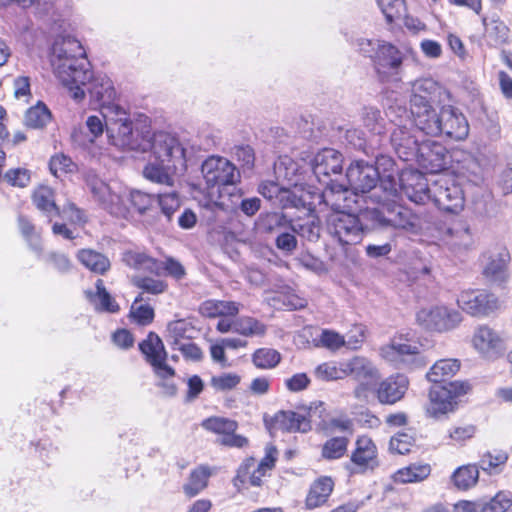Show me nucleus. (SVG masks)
Wrapping results in <instances>:
<instances>
[{
    "instance_id": "e433bc0d",
    "label": "nucleus",
    "mask_w": 512,
    "mask_h": 512,
    "mask_svg": "<svg viewBox=\"0 0 512 512\" xmlns=\"http://www.w3.org/2000/svg\"><path fill=\"white\" fill-rule=\"evenodd\" d=\"M32 201L37 209L49 218V221L60 215V209L55 203L54 192L50 187L40 186L37 188L32 195Z\"/></svg>"
},
{
    "instance_id": "c85d7f7f",
    "label": "nucleus",
    "mask_w": 512,
    "mask_h": 512,
    "mask_svg": "<svg viewBox=\"0 0 512 512\" xmlns=\"http://www.w3.org/2000/svg\"><path fill=\"white\" fill-rule=\"evenodd\" d=\"M334 481L331 477L322 476L310 486L306 496L305 505L309 510L325 505L333 492Z\"/></svg>"
},
{
    "instance_id": "7ed1b4c3",
    "label": "nucleus",
    "mask_w": 512,
    "mask_h": 512,
    "mask_svg": "<svg viewBox=\"0 0 512 512\" xmlns=\"http://www.w3.org/2000/svg\"><path fill=\"white\" fill-rule=\"evenodd\" d=\"M106 134L109 143L119 149L145 152L149 137L133 128L130 114L121 106L108 107L105 112Z\"/></svg>"
},
{
    "instance_id": "2eb2a0df",
    "label": "nucleus",
    "mask_w": 512,
    "mask_h": 512,
    "mask_svg": "<svg viewBox=\"0 0 512 512\" xmlns=\"http://www.w3.org/2000/svg\"><path fill=\"white\" fill-rule=\"evenodd\" d=\"M431 200L439 209L458 213L464 207V194L461 187L449 178H439L432 184Z\"/></svg>"
},
{
    "instance_id": "cd10ccee",
    "label": "nucleus",
    "mask_w": 512,
    "mask_h": 512,
    "mask_svg": "<svg viewBox=\"0 0 512 512\" xmlns=\"http://www.w3.org/2000/svg\"><path fill=\"white\" fill-rule=\"evenodd\" d=\"M344 367L346 377L352 376L358 382L373 384L380 378L378 369L369 359L363 356H355L344 361Z\"/></svg>"
},
{
    "instance_id": "4d7b16f0",
    "label": "nucleus",
    "mask_w": 512,
    "mask_h": 512,
    "mask_svg": "<svg viewBox=\"0 0 512 512\" xmlns=\"http://www.w3.org/2000/svg\"><path fill=\"white\" fill-rule=\"evenodd\" d=\"M379 187L383 190L385 197L378 198L377 202H385L390 197H394L397 195L398 191H400V174L388 173L380 175Z\"/></svg>"
},
{
    "instance_id": "5701e85b",
    "label": "nucleus",
    "mask_w": 512,
    "mask_h": 512,
    "mask_svg": "<svg viewBox=\"0 0 512 512\" xmlns=\"http://www.w3.org/2000/svg\"><path fill=\"white\" fill-rule=\"evenodd\" d=\"M377 447L371 438L360 436L355 442V449L350 456L351 469L355 473H365L379 466Z\"/></svg>"
},
{
    "instance_id": "f704fd0d",
    "label": "nucleus",
    "mask_w": 512,
    "mask_h": 512,
    "mask_svg": "<svg viewBox=\"0 0 512 512\" xmlns=\"http://www.w3.org/2000/svg\"><path fill=\"white\" fill-rule=\"evenodd\" d=\"M123 262L139 271L160 275L162 263L144 252L129 250L123 254Z\"/></svg>"
},
{
    "instance_id": "f8f14e48",
    "label": "nucleus",
    "mask_w": 512,
    "mask_h": 512,
    "mask_svg": "<svg viewBox=\"0 0 512 512\" xmlns=\"http://www.w3.org/2000/svg\"><path fill=\"white\" fill-rule=\"evenodd\" d=\"M441 92V86L431 78H423L413 82L410 112L414 124L435 109L433 104Z\"/></svg>"
},
{
    "instance_id": "a18cd8bd",
    "label": "nucleus",
    "mask_w": 512,
    "mask_h": 512,
    "mask_svg": "<svg viewBox=\"0 0 512 512\" xmlns=\"http://www.w3.org/2000/svg\"><path fill=\"white\" fill-rule=\"evenodd\" d=\"M293 233L307 239L316 241L320 237L321 227L319 221L312 217L302 221H296L290 224Z\"/></svg>"
},
{
    "instance_id": "0e129e2a",
    "label": "nucleus",
    "mask_w": 512,
    "mask_h": 512,
    "mask_svg": "<svg viewBox=\"0 0 512 512\" xmlns=\"http://www.w3.org/2000/svg\"><path fill=\"white\" fill-rule=\"evenodd\" d=\"M241 381V377L236 373H222L213 376L210 385L217 391H229L234 389Z\"/></svg>"
},
{
    "instance_id": "20e7f679",
    "label": "nucleus",
    "mask_w": 512,
    "mask_h": 512,
    "mask_svg": "<svg viewBox=\"0 0 512 512\" xmlns=\"http://www.w3.org/2000/svg\"><path fill=\"white\" fill-rule=\"evenodd\" d=\"M139 349L159 378L157 386L162 389L163 395L175 396L177 393V386L173 381L175 370L166 363L167 352L161 338L156 333L150 332L139 344Z\"/></svg>"
},
{
    "instance_id": "aec40b11",
    "label": "nucleus",
    "mask_w": 512,
    "mask_h": 512,
    "mask_svg": "<svg viewBox=\"0 0 512 512\" xmlns=\"http://www.w3.org/2000/svg\"><path fill=\"white\" fill-rule=\"evenodd\" d=\"M432 186L418 170L404 169L400 173V193L416 204H425L431 200Z\"/></svg>"
},
{
    "instance_id": "4468645a",
    "label": "nucleus",
    "mask_w": 512,
    "mask_h": 512,
    "mask_svg": "<svg viewBox=\"0 0 512 512\" xmlns=\"http://www.w3.org/2000/svg\"><path fill=\"white\" fill-rule=\"evenodd\" d=\"M380 354L383 359L398 369L413 370L424 367L427 364L417 345L395 340L381 347Z\"/></svg>"
},
{
    "instance_id": "09e8293b",
    "label": "nucleus",
    "mask_w": 512,
    "mask_h": 512,
    "mask_svg": "<svg viewBox=\"0 0 512 512\" xmlns=\"http://www.w3.org/2000/svg\"><path fill=\"white\" fill-rule=\"evenodd\" d=\"M431 468L429 465H411L400 469L396 475L395 480L401 483L419 482L427 478L430 474Z\"/></svg>"
},
{
    "instance_id": "de8ad7c7",
    "label": "nucleus",
    "mask_w": 512,
    "mask_h": 512,
    "mask_svg": "<svg viewBox=\"0 0 512 512\" xmlns=\"http://www.w3.org/2000/svg\"><path fill=\"white\" fill-rule=\"evenodd\" d=\"M316 378L322 381H335L346 378L344 362L338 365L333 362H325L314 369Z\"/></svg>"
},
{
    "instance_id": "423d86ee",
    "label": "nucleus",
    "mask_w": 512,
    "mask_h": 512,
    "mask_svg": "<svg viewBox=\"0 0 512 512\" xmlns=\"http://www.w3.org/2000/svg\"><path fill=\"white\" fill-rule=\"evenodd\" d=\"M201 173L207 188H217L219 195L229 187H235L241 179L237 167L221 156L208 157L201 165Z\"/></svg>"
},
{
    "instance_id": "774afa93",
    "label": "nucleus",
    "mask_w": 512,
    "mask_h": 512,
    "mask_svg": "<svg viewBox=\"0 0 512 512\" xmlns=\"http://www.w3.org/2000/svg\"><path fill=\"white\" fill-rule=\"evenodd\" d=\"M386 41L383 40H371V39H358L357 40V46L359 52L372 60V63L376 59L377 54L379 53V50L382 48V45H384Z\"/></svg>"
},
{
    "instance_id": "13d9d810",
    "label": "nucleus",
    "mask_w": 512,
    "mask_h": 512,
    "mask_svg": "<svg viewBox=\"0 0 512 512\" xmlns=\"http://www.w3.org/2000/svg\"><path fill=\"white\" fill-rule=\"evenodd\" d=\"M386 20L392 23L405 13L404 0H376Z\"/></svg>"
},
{
    "instance_id": "473e14b6",
    "label": "nucleus",
    "mask_w": 512,
    "mask_h": 512,
    "mask_svg": "<svg viewBox=\"0 0 512 512\" xmlns=\"http://www.w3.org/2000/svg\"><path fill=\"white\" fill-rule=\"evenodd\" d=\"M239 310L238 302L214 299L204 301L199 307L200 314L208 318L233 317L239 313Z\"/></svg>"
},
{
    "instance_id": "ddd939ff",
    "label": "nucleus",
    "mask_w": 512,
    "mask_h": 512,
    "mask_svg": "<svg viewBox=\"0 0 512 512\" xmlns=\"http://www.w3.org/2000/svg\"><path fill=\"white\" fill-rule=\"evenodd\" d=\"M416 320L426 330L446 332L456 328L461 323L462 315L453 308L436 305L418 311Z\"/></svg>"
},
{
    "instance_id": "bf43d9fd",
    "label": "nucleus",
    "mask_w": 512,
    "mask_h": 512,
    "mask_svg": "<svg viewBox=\"0 0 512 512\" xmlns=\"http://www.w3.org/2000/svg\"><path fill=\"white\" fill-rule=\"evenodd\" d=\"M190 328V323L186 320L180 319L171 321L167 325V341L170 343L172 347L183 342V339L186 338V333Z\"/></svg>"
},
{
    "instance_id": "6ab92c4d",
    "label": "nucleus",
    "mask_w": 512,
    "mask_h": 512,
    "mask_svg": "<svg viewBox=\"0 0 512 512\" xmlns=\"http://www.w3.org/2000/svg\"><path fill=\"white\" fill-rule=\"evenodd\" d=\"M457 304L472 316H487L499 307L498 298L494 294L480 289L462 291L457 298Z\"/></svg>"
},
{
    "instance_id": "0eeeda50",
    "label": "nucleus",
    "mask_w": 512,
    "mask_h": 512,
    "mask_svg": "<svg viewBox=\"0 0 512 512\" xmlns=\"http://www.w3.org/2000/svg\"><path fill=\"white\" fill-rule=\"evenodd\" d=\"M86 184L96 202L115 216H124L127 209L124 204L126 189L117 181L104 182L97 175H88Z\"/></svg>"
},
{
    "instance_id": "393cba45",
    "label": "nucleus",
    "mask_w": 512,
    "mask_h": 512,
    "mask_svg": "<svg viewBox=\"0 0 512 512\" xmlns=\"http://www.w3.org/2000/svg\"><path fill=\"white\" fill-rule=\"evenodd\" d=\"M327 188L323 192L324 203L334 210V213H349L352 210L353 204L357 201L355 194L350 190L349 186L344 187L341 184H334L329 182Z\"/></svg>"
},
{
    "instance_id": "79ce46f5",
    "label": "nucleus",
    "mask_w": 512,
    "mask_h": 512,
    "mask_svg": "<svg viewBox=\"0 0 512 512\" xmlns=\"http://www.w3.org/2000/svg\"><path fill=\"white\" fill-rule=\"evenodd\" d=\"M290 224L285 215L278 212L261 214L257 221L258 229L265 233L281 231Z\"/></svg>"
},
{
    "instance_id": "4be33fe9",
    "label": "nucleus",
    "mask_w": 512,
    "mask_h": 512,
    "mask_svg": "<svg viewBox=\"0 0 512 512\" xmlns=\"http://www.w3.org/2000/svg\"><path fill=\"white\" fill-rule=\"evenodd\" d=\"M343 168L342 154L332 148L319 151L312 162V170L319 182L329 184L332 175H339Z\"/></svg>"
},
{
    "instance_id": "ea45409f",
    "label": "nucleus",
    "mask_w": 512,
    "mask_h": 512,
    "mask_svg": "<svg viewBox=\"0 0 512 512\" xmlns=\"http://www.w3.org/2000/svg\"><path fill=\"white\" fill-rule=\"evenodd\" d=\"M77 258L86 268L97 274H104L111 266L105 255L92 249L80 250Z\"/></svg>"
},
{
    "instance_id": "052dcab7",
    "label": "nucleus",
    "mask_w": 512,
    "mask_h": 512,
    "mask_svg": "<svg viewBox=\"0 0 512 512\" xmlns=\"http://www.w3.org/2000/svg\"><path fill=\"white\" fill-rule=\"evenodd\" d=\"M161 209V213L170 220L173 214L180 208V198L176 192L159 194L156 202Z\"/></svg>"
},
{
    "instance_id": "58836bf2",
    "label": "nucleus",
    "mask_w": 512,
    "mask_h": 512,
    "mask_svg": "<svg viewBox=\"0 0 512 512\" xmlns=\"http://www.w3.org/2000/svg\"><path fill=\"white\" fill-rule=\"evenodd\" d=\"M212 472L208 466L200 465L191 471L187 482L183 485L184 493L189 497L198 495L207 487Z\"/></svg>"
},
{
    "instance_id": "412c9836",
    "label": "nucleus",
    "mask_w": 512,
    "mask_h": 512,
    "mask_svg": "<svg viewBox=\"0 0 512 512\" xmlns=\"http://www.w3.org/2000/svg\"><path fill=\"white\" fill-rule=\"evenodd\" d=\"M447 157V149L441 143L426 140L420 143L417 157L412 162H416L426 172L434 174L446 168Z\"/></svg>"
},
{
    "instance_id": "b1692460",
    "label": "nucleus",
    "mask_w": 512,
    "mask_h": 512,
    "mask_svg": "<svg viewBox=\"0 0 512 512\" xmlns=\"http://www.w3.org/2000/svg\"><path fill=\"white\" fill-rule=\"evenodd\" d=\"M473 347L486 358H495L503 351V340L497 331L487 325L475 329Z\"/></svg>"
},
{
    "instance_id": "9b49d317",
    "label": "nucleus",
    "mask_w": 512,
    "mask_h": 512,
    "mask_svg": "<svg viewBox=\"0 0 512 512\" xmlns=\"http://www.w3.org/2000/svg\"><path fill=\"white\" fill-rule=\"evenodd\" d=\"M151 157L157 161L174 164L181 169L186 168L185 149L179 139L166 132H158L149 138L148 149Z\"/></svg>"
},
{
    "instance_id": "864d4df0",
    "label": "nucleus",
    "mask_w": 512,
    "mask_h": 512,
    "mask_svg": "<svg viewBox=\"0 0 512 512\" xmlns=\"http://www.w3.org/2000/svg\"><path fill=\"white\" fill-rule=\"evenodd\" d=\"M202 426L211 432L226 436L236 431L238 425L234 420L223 417H211L203 421Z\"/></svg>"
},
{
    "instance_id": "338daca9",
    "label": "nucleus",
    "mask_w": 512,
    "mask_h": 512,
    "mask_svg": "<svg viewBox=\"0 0 512 512\" xmlns=\"http://www.w3.org/2000/svg\"><path fill=\"white\" fill-rule=\"evenodd\" d=\"M412 446L413 438L406 433H398L389 442L390 451L401 455L409 453Z\"/></svg>"
},
{
    "instance_id": "603ef678",
    "label": "nucleus",
    "mask_w": 512,
    "mask_h": 512,
    "mask_svg": "<svg viewBox=\"0 0 512 512\" xmlns=\"http://www.w3.org/2000/svg\"><path fill=\"white\" fill-rule=\"evenodd\" d=\"M51 119L49 109L43 103H38L31 107L25 117V123L28 127L37 129L44 127Z\"/></svg>"
},
{
    "instance_id": "37998d69",
    "label": "nucleus",
    "mask_w": 512,
    "mask_h": 512,
    "mask_svg": "<svg viewBox=\"0 0 512 512\" xmlns=\"http://www.w3.org/2000/svg\"><path fill=\"white\" fill-rule=\"evenodd\" d=\"M266 330V325L253 317H242L234 323V332L246 337L263 336Z\"/></svg>"
},
{
    "instance_id": "69168bd1",
    "label": "nucleus",
    "mask_w": 512,
    "mask_h": 512,
    "mask_svg": "<svg viewBox=\"0 0 512 512\" xmlns=\"http://www.w3.org/2000/svg\"><path fill=\"white\" fill-rule=\"evenodd\" d=\"M129 195L131 204L140 214H144L150 210L156 202V199L152 195L139 190L131 191Z\"/></svg>"
},
{
    "instance_id": "a211bd4d",
    "label": "nucleus",
    "mask_w": 512,
    "mask_h": 512,
    "mask_svg": "<svg viewBox=\"0 0 512 512\" xmlns=\"http://www.w3.org/2000/svg\"><path fill=\"white\" fill-rule=\"evenodd\" d=\"M444 246L453 253H462L473 248L475 235L468 221L457 219L447 224L440 233Z\"/></svg>"
},
{
    "instance_id": "9d476101",
    "label": "nucleus",
    "mask_w": 512,
    "mask_h": 512,
    "mask_svg": "<svg viewBox=\"0 0 512 512\" xmlns=\"http://www.w3.org/2000/svg\"><path fill=\"white\" fill-rule=\"evenodd\" d=\"M327 231L341 245L361 242L364 227L358 216L352 213H333L327 219Z\"/></svg>"
},
{
    "instance_id": "a878e982",
    "label": "nucleus",
    "mask_w": 512,
    "mask_h": 512,
    "mask_svg": "<svg viewBox=\"0 0 512 512\" xmlns=\"http://www.w3.org/2000/svg\"><path fill=\"white\" fill-rule=\"evenodd\" d=\"M270 431L282 432H308L311 430L310 420L299 413L294 411H279L272 418Z\"/></svg>"
},
{
    "instance_id": "6e6d98bb",
    "label": "nucleus",
    "mask_w": 512,
    "mask_h": 512,
    "mask_svg": "<svg viewBox=\"0 0 512 512\" xmlns=\"http://www.w3.org/2000/svg\"><path fill=\"white\" fill-rule=\"evenodd\" d=\"M143 300L142 294L138 295L132 306L130 314L131 316L141 325L150 324L154 318V310L148 304H142Z\"/></svg>"
},
{
    "instance_id": "2f4dec72",
    "label": "nucleus",
    "mask_w": 512,
    "mask_h": 512,
    "mask_svg": "<svg viewBox=\"0 0 512 512\" xmlns=\"http://www.w3.org/2000/svg\"><path fill=\"white\" fill-rule=\"evenodd\" d=\"M483 25L485 38L489 45L500 47L509 43L510 29L498 16L484 17Z\"/></svg>"
},
{
    "instance_id": "c03bdc74",
    "label": "nucleus",
    "mask_w": 512,
    "mask_h": 512,
    "mask_svg": "<svg viewBox=\"0 0 512 512\" xmlns=\"http://www.w3.org/2000/svg\"><path fill=\"white\" fill-rule=\"evenodd\" d=\"M348 445L349 439L347 437L330 438L323 444L321 455L327 460L340 459L346 454Z\"/></svg>"
},
{
    "instance_id": "3c124183",
    "label": "nucleus",
    "mask_w": 512,
    "mask_h": 512,
    "mask_svg": "<svg viewBox=\"0 0 512 512\" xmlns=\"http://www.w3.org/2000/svg\"><path fill=\"white\" fill-rule=\"evenodd\" d=\"M259 192L263 197L279 202L282 206H286V202L290 201L291 192L289 189L279 186L275 182H267L260 185Z\"/></svg>"
},
{
    "instance_id": "f03ea898",
    "label": "nucleus",
    "mask_w": 512,
    "mask_h": 512,
    "mask_svg": "<svg viewBox=\"0 0 512 512\" xmlns=\"http://www.w3.org/2000/svg\"><path fill=\"white\" fill-rule=\"evenodd\" d=\"M418 130L432 137H444L452 141H463L469 135V123L463 112L452 105L433 109L415 123Z\"/></svg>"
},
{
    "instance_id": "7c9ffc66",
    "label": "nucleus",
    "mask_w": 512,
    "mask_h": 512,
    "mask_svg": "<svg viewBox=\"0 0 512 512\" xmlns=\"http://www.w3.org/2000/svg\"><path fill=\"white\" fill-rule=\"evenodd\" d=\"M510 254L506 249H502L499 253L492 256L485 265L483 274L491 282L503 283L508 277V263Z\"/></svg>"
},
{
    "instance_id": "39448f33",
    "label": "nucleus",
    "mask_w": 512,
    "mask_h": 512,
    "mask_svg": "<svg viewBox=\"0 0 512 512\" xmlns=\"http://www.w3.org/2000/svg\"><path fill=\"white\" fill-rule=\"evenodd\" d=\"M391 122L395 123L390 142L397 156L406 162L413 161L417 157L420 143L412 133V128L403 124V119L408 118V112L402 106H390L386 112Z\"/></svg>"
},
{
    "instance_id": "e2e57ef3",
    "label": "nucleus",
    "mask_w": 512,
    "mask_h": 512,
    "mask_svg": "<svg viewBox=\"0 0 512 512\" xmlns=\"http://www.w3.org/2000/svg\"><path fill=\"white\" fill-rule=\"evenodd\" d=\"M508 460V455L505 452H498L495 455L487 452L485 453L480 461V468L489 474L497 473L498 468L503 466Z\"/></svg>"
},
{
    "instance_id": "1a4fd4ad",
    "label": "nucleus",
    "mask_w": 512,
    "mask_h": 512,
    "mask_svg": "<svg viewBox=\"0 0 512 512\" xmlns=\"http://www.w3.org/2000/svg\"><path fill=\"white\" fill-rule=\"evenodd\" d=\"M404 54L393 44L382 45L373 62L374 71L379 82L384 84L399 83L402 80Z\"/></svg>"
},
{
    "instance_id": "5fc2aeb1",
    "label": "nucleus",
    "mask_w": 512,
    "mask_h": 512,
    "mask_svg": "<svg viewBox=\"0 0 512 512\" xmlns=\"http://www.w3.org/2000/svg\"><path fill=\"white\" fill-rule=\"evenodd\" d=\"M132 283L144 293L158 295L164 293L168 287L167 283L160 279L144 276H134Z\"/></svg>"
},
{
    "instance_id": "c9c22d12",
    "label": "nucleus",
    "mask_w": 512,
    "mask_h": 512,
    "mask_svg": "<svg viewBox=\"0 0 512 512\" xmlns=\"http://www.w3.org/2000/svg\"><path fill=\"white\" fill-rule=\"evenodd\" d=\"M96 291H86L87 299L94 305L95 309L101 312L116 313L120 307L106 290L102 279L95 283Z\"/></svg>"
},
{
    "instance_id": "680f3d73",
    "label": "nucleus",
    "mask_w": 512,
    "mask_h": 512,
    "mask_svg": "<svg viewBox=\"0 0 512 512\" xmlns=\"http://www.w3.org/2000/svg\"><path fill=\"white\" fill-rule=\"evenodd\" d=\"M363 122L365 127L374 134H381L384 131V119L379 109L365 107L363 109Z\"/></svg>"
},
{
    "instance_id": "bb28decb",
    "label": "nucleus",
    "mask_w": 512,
    "mask_h": 512,
    "mask_svg": "<svg viewBox=\"0 0 512 512\" xmlns=\"http://www.w3.org/2000/svg\"><path fill=\"white\" fill-rule=\"evenodd\" d=\"M408 385L409 380L405 375L390 376L379 384L377 398L382 404H395L404 397Z\"/></svg>"
},
{
    "instance_id": "c756f323",
    "label": "nucleus",
    "mask_w": 512,
    "mask_h": 512,
    "mask_svg": "<svg viewBox=\"0 0 512 512\" xmlns=\"http://www.w3.org/2000/svg\"><path fill=\"white\" fill-rule=\"evenodd\" d=\"M178 167L174 164H169L163 161H157L151 157L147 165L143 169V175L146 179L151 182L173 186L174 178L173 174L176 172Z\"/></svg>"
},
{
    "instance_id": "4c0bfd02",
    "label": "nucleus",
    "mask_w": 512,
    "mask_h": 512,
    "mask_svg": "<svg viewBox=\"0 0 512 512\" xmlns=\"http://www.w3.org/2000/svg\"><path fill=\"white\" fill-rule=\"evenodd\" d=\"M266 471H259V467L255 468V459H246L243 464L239 467L237 475L234 478V485L239 487L240 485L250 484L251 486H260L262 483V477L265 476Z\"/></svg>"
},
{
    "instance_id": "f3484780",
    "label": "nucleus",
    "mask_w": 512,
    "mask_h": 512,
    "mask_svg": "<svg viewBox=\"0 0 512 512\" xmlns=\"http://www.w3.org/2000/svg\"><path fill=\"white\" fill-rule=\"evenodd\" d=\"M374 221L383 228L413 231L418 218L406 207L399 204H383L373 212Z\"/></svg>"
},
{
    "instance_id": "6e6552de",
    "label": "nucleus",
    "mask_w": 512,
    "mask_h": 512,
    "mask_svg": "<svg viewBox=\"0 0 512 512\" xmlns=\"http://www.w3.org/2000/svg\"><path fill=\"white\" fill-rule=\"evenodd\" d=\"M470 386L467 382L453 381L447 385H434L429 390V403L426 413L432 418H440L456 408L458 396L467 393Z\"/></svg>"
},
{
    "instance_id": "49530a36",
    "label": "nucleus",
    "mask_w": 512,
    "mask_h": 512,
    "mask_svg": "<svg viewBox=\"0 0 512 512\" xmlns=\"http://www.w3.org/2000/svg\"><path fill=\"white\" fill-rule=\"evenodd\" d=\"M281 361V354L271 348H259L252 354L253 364L260 369L275 368Z\"/></svg>"
},
{
    "instance_id": "f257e3e1",
    "label": "nucleus",
    "mask_w": 512,
    "mask_h": 512,
    "mask_svg": "<svg viewBox=\"0 0 512 512\" xmlns=\"http://www.w3.org/2000/svg\"><path fill=\"white\" fill-rule=\"evenodd\" d=\"M54 54L59 60L56 73L74 100L81 101L87 91L91 101L100 107L103 117L108 107L119 106L114 103L116 90L111 79L106 75H92L85 50L78 40L64 39L54 47Z\"/></svg>"
},
{
    "instance_id": "dca6fc26",
    "label": "nucleus",
    "mask_w": 512,
    "mask_h": 512,
    "mask_svg": "<svg viewBox=\"0 0 512 512\" xmlns=\"http://www.w3.org/2000/svg\"><path fill=\"white\" fill-rule=\"evenodd\" d=\"M350 190L355 194H366L377 188L380 171L364 160H354L346 170Z\"/></svg>"
},
{
    "instance_id": "8fccbe9b",
    "label": "nucleus",
    "mask_w": 512,
    "mask_h": 512,
    "mask_svg": "<svg viewBox=\"0 0 512 512\" xmlns=\"http://www.w3.org/2000/svg\"><path fill=\"white\" fill-rule=\"evenodd\" d=\"M480 512H506L512 506V497L508 492L501 491L489 501H479Z\"/></svg>"
},
{
    "instance_id": "72a5a7b5",
    "label": "nucleus",
    "mask_w": 512,
    "mask_h": 512,
    "mask_svg": "<svg viewBox=\"0 0 512 512\" xmlns=\"http://www.w3.org/2000/svg\"><path fill=\"white\" fill-rule=\"evenodd\" d=\"M460 367L461 363L458 359H441L431 366L426 373V378L428 381L437 385L454 377L460 370Z\"/></svg>"
},
{
    "instance_id": "a19ab883",
    "label": "nucleus",
    "mask_w": 512,
    "mask_h": 512,
    "mask_svg": "<svg viewBox=\"0 0 512 512\" xmlns=\"http://www.w3.org/2000/svg\"><path fill=\"white\" fill-rule=\"evenodd\" d=\"M478 478L479 470L475 464L463 465L452 474V481L460 490H467L473 487L477 483Z\"/></svg>"
}]
</instances>
